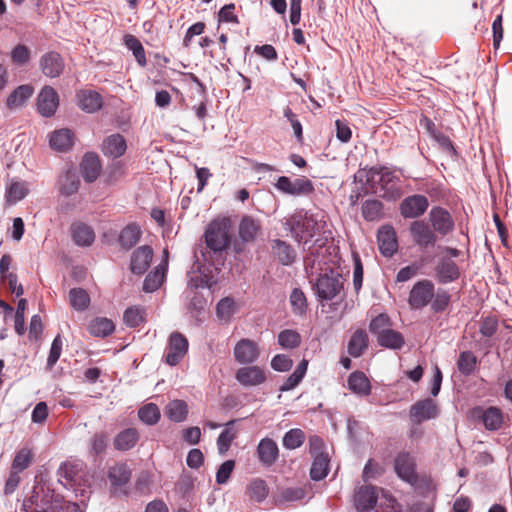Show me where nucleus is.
<instances>
[{"instance_id":"20","label":"nucleus","mask_w":512,"mask_h":512,"mask_svg":"<svg viewBox=\"0 0 512 512\" xmlns=\"http://www.w3.org/2000/svg\"><path fill=\"white\" fill-rule=\"evenodd\" d=\"M377 239L380 252L383 256H393L398 248L397 236L394 228L388 225L381 227L378 231Z\"/></svg>"},{"instance_id":"15","label":"nucleus","mask_w":512,"mask_h":512,"mask_svg":"<svg viewBox=\"0 0 512 512\" xmlns=\"http://www.w3.org/2000/svg\"><path fill=\"white\" fill-rule=\"evenodd\" d=\"M59 106V96L51 86H44L37 98V107L39 113L44 117L54 115Z\"/></svg>"},{"instance_id":"60","label":"nucleus","mask_w":512,"mask_h":512,"mask_svg":"<svg viewBox=\"0 0 512 512\" xmlns=\"http://www.w3.org/2000/svg\"><path fill=\"white\" fill-rule=\"evenodd\" d=\"M290 303L296 314H303L307 308L306 297L300 289H293L290 295Z\"/></svg>"},{"instance_id":"30","label":"nucleus","mask_w":512,"mask_h":512,"mask_svg":"<svg viewBox=\"0 0 512 512\" xmlns=\"http://www.w3.org/2000/svg\"><path fill=\"white\" fill-rule=\"evenodd\" d=\"M126 149V141L120 134L110 135L103 141L102 151L108 157L118 158L125 153Z\"/></svg>"},{"instance_id":"46","label":"nucleus","mask_w":512,"mask_h":512,"mask_svg":"<svg viewBox=\"0 0 512 512\" xmlns=\"http://www.w3.org/2000/svg\"><path fill=\"white\" fill-rule=\"evenodd\" d=\"M308 367V361L306 359H303L294 372L286 379V381L282 384L280 387V391L286 392L289 390L294 389L303 379V377L306 374Z\"/></svg>"},{"instance_id":"5","label":"nucleus","mask_w":512,"mask_h":512,"mask_svg":"<svg viewBox=\"0 0 512 512\" xmlns=\"http://www.w3.org/2000/svg\"><path fill=\"white\" fill-rule=\"evenodd\" d=\"M72 504L71 502H64L63 497L50 487L49 484L43 480L37 481L31 495L23 501L25 509L36 508V509H47L49 511L63 510L65 512V506Z\"/></svg>"},{"instance_id":"32","label":"nucleus","mask_w":512,"mask_h":512,"mask_svg":"<svg viewBox=\"0 0 512 512\" xmlns=\"http://www.w3.org/2000/svg\"><path fill=\"white\" fill-rule=\"evenodd\" d=\"M101 169L99 157L94 153H87L84 155L81 163V173L83 178L92 182L99 176Z\"/></svg>"},{"instance_id":"54","label":"nucleus","mask_w":512,"mask_h":512,"mask_svg":"<svg viewBox=\"0 0 512 512\" xmlns=\"http://www.w3.org/2000/svg\"><path fill=\"white\" fill-rule=\"evenodd\" d=\"M383 205L378 200H367L363 203L362 214L368 221H374L381 217Z\"/></svg>"},{"instance_id":"41","label":"nucleus","mask_w":512,"mask_h":512,"mask_svg":"<svg viewBox=\"0 0 512 512\" xmlns=\"http://www.w3.org/2000/svg\"><path fill=\"white\" fill-rule=\"evenodd\" d=\"M306 496V491L302 487H286L280 489L275 495L277 504L300 501Z\"/></svg>"},{"instance_id":"42","label":"nucleus","mask_w":512,"mask_h":512,"mask_svg":"<svg viewBox=\"0 0 512 512\" xmlns=\"http://www.w3.org/2000/svg\"><path fill=\"white\" fill-rule=\"evenodd\" d=\"M124 44L130 51H132L137 63L141 67H145L147 64L146 53L139 39L134 35L127 34L124 36Z\"/></svg>"},{"instance_id":"25","label":"nucleus","mask_w":512,"mask_h":512,"mask_svg":"<svg viewBox=\"0 0 512 512\" xmlns=\"http://www.w3.org/2000/svg\"><path fill=\"white\" fill-rule=\"evenodd\" d=\"M29 184L23 180L12 179L6 185L5 201L7 205H15L29 193Z\"/></svg>"},{"instance_id":"52","label":"nucleus","mask_w":512,"mask_h":512,"mask_svg":"<svg viewBox=\"0 0 512 512\" xmlns=\"http://www.w3.org/2000/svg\"><path fill=\"white\" fill-rule=\"evenodd\" d=\"M140 420L147 425H154L160 419V410L154 403H148L141 407L138 411Z\"/></svg>"},{"instance_id":"10","label":"nucleus","mask_w":512,"mask_h":512,"mask_svg":"<svg viewBox=\"0 0 512 512\" xmlns=\"http://www.w3.org/2000/svg\"><path fill=\"white\" fill-rule=\"evenodd\" d=\"M428 219L436 235L446 236L455 228L454 219L451 213L443 207H432L428 214Z\"/></svg>"},{"instance_id":"23","label":"nucleus","mask_w":512,"mask_h":512,"mask_svg":"<svg viewBox=\"0 0 512 512\" xmlns=\"http://www.w3.org/2000/svg\"><path fill=\"white\" fill-rule=\"evenodd\" d=\"M261 230L260 222L251 216H244L239 223V243L244 248L246 243L253 242Z\"/></svg>"},{"instance_id":"43","label":"nucleus","mask_w":512,"mask_h":512,"mask_svg":"<svg viewBox=\"0 0 512 512\" xmlns=\"http://www.w3.org/2000/svg\"><path fill=\"white\" fill-rule=\"evenodd\" d=\"M233 424L234 421L228 422L217 439V447L221 455H225L227 453L231 443L237 436V431L234 429Z\"/></svg>"},{"instance_id":"63","label":"nucleus","mask_w":512,"mask_h":512,"mask_svg":"<svg viewBox=\"0 0 512 512\" xmlns=\"http://www.w3.org/2000/svg\"><path fill=\"white\" fill-rule=\"evenodd\" d=\"M206 24L204 22H196L191 25L183 38V46L188 48L195 36H200L204 33Z\"/></svg>"},{"instance_id":"21","label":"nucleus","mask_w":512,"mask_h":512,"mask_svg":"<svg viewBox=\"0 0 512 512\" xmlns=\"http://www.w3.org/2000/svg\"><path fill=\"white\" fill-rule=\"evenodd\" d=\"M377 493L372 486H362L354 494V506L358 512H367L377 503Z\"/></svg>"},{"instance_id":"13","label":"nucleus","mask_w":512,"mask_h":512,"mask_svg":"<svg viewBox=\"0 0 512 512\" xmlns=\"http://www.w3.org/2000/svg\"><path fill=\"white\" fill-rule=\"evenodd\" d=\"M429 207L428 198L414 194L404 198L400 204V213L404 218L415 219L422 216Z\"/></svg>"},{"instance_id":"51","label":"nucleus","mask_w":512,"mask_h":512,"mask_svg":"<svg viewBox=\"0 0 512 512\" xmlns=\"http://www.w3.org/2000/svg\"><path fill=\"white\" fill-rule=\"evenodd\" d=\"M69 300L71 306L78 311L86 310L90 304V297L82 288L71 289L69 292Z\"/></svg>"},{"instance_id":"56","label":"nucleus","mask_w":512,"mask_h":512,"mask_svg":"<svg viewBox=\"0 0 512 512\" xmlns=\"http://www.w3.org/2000/svg\"><path fill=\"white\" fill-rule=\"evenodd\" d=\"M10 56L14 65L23 66L30 61L31 50L23 44H18L12 49Z\"/></svg>"},{"instance_id":"37","label":"nucleus","mask_w":512,"mask_h":512,"mask_svg":"<svg viewBox=\"0 0 512 512\" xmlns=\"http://www.w3.org/2000/svg\"><path fill=\"white\" fill-rule=\"evenodd\" d=\"M246 492L251 500L263 502L269 494V487L264 479L254 478L247 485Z\"/></svg>"},{"instance_id":"47","label":"nucleus","mask_w":512,"mask_h":512,"mask_svg":"<svg viewBox=\"0 0 512 512\" xmlns=\"http://www.w3.org/2000/svg\"><path fill=\"white\" fill-rule=\"evenodd\" d=\"M312 457L314 460L310 469V476L313 480H322L328 474L329 457L327 454Z\"/></svg>"},{"instance_id":"27","label":"nucleus","mask_w":512,"mask_h":512,"mask_svg":"<svg viewBox=\"0 0 512 512\" xmlns=\"http://www.w3.org/2000/svg\"><path fill=\"white\" fill-rule=\"evenodd\" d=\"M168 267V258H161V261L155 267V270L150 272L143 284V289L146 292H153L157 290L163 283Z\"/></svg>"},{"instance_id":"11","label":"nucleus","mask_w":512,"mask_h":512,"mask_svg":"<svg viewBox=\"0 0 512 512\" xmlns=\"http://www.w3.org/2000/svg\"><path fill=\"white\" fill-rule=\"evenodd\" d=\"M434 296V284L427 279L420 280L412 287L408 303L413 309H422L427 306Z\"/></svg>"},{"instance_id":"6","label":"nucleus","mask_w":512,"mask_h":512,"mask_svg":"<svg viewBox=\"0 0 512 512\" xmlns=\"http://www.w3.org/2000/svg\"><path fill=\"white\" fill-rule=\"evenodd\" d=\"M58 481L76 496L85 497L90 492L89 476L82 463L65 462L57 471Z\"/></svg>"},{"instance_id":"24","label":"nucleus","mask_w":512,"mask_h":512,"mask_svg":"<svg viewBox=\"0 0 512 512\" xmlns=\"http://www.w3.org/2000/svg\"><path fill=\"white\" fill-rule=\"evenodd\" d=\"M257 456L263 465H273L279 456V449L276 442L268 437L263 438L257 446Z\"/></svg>"},{"instance_id":"45","label":"nucleus","mask_w":512,"mask_h":512,"mask_svg":"<svg viewBox=\"0 0 512 512\" xmlns=\"http://www.w3.org/2000/svg\"><path fill=\"white\" fill-rule=\"evenodd\" d=\"M115 329L113 322L107 318H96L89 324L90 334L96 337H106Z\"/></svg>"},{"instance_id":"9","label":"nucleus","mask_w":512,"mask_h":512,"mask_svg":"<svg viewBox=\"0 0 512 512\" xmlns=\"http://www.w3.org/2000/svg\"><path fill=\"white\" fill-rule=\"evenodd\" d=\"M188 347L187 338L179 332H173L166 346L165 362L170 366L177 365L187 354Z\"/></svg>"},{"instance_id":"2","label":"nucleus","mask_w":512,"mask_h":512,"mask_svg":"<svg viewBox=\"0 0 512 512\" xmlns=\"http://www.w3.org/2000/svg\"><path fill=\"white\" fill-rule=\"evenodd\" d=\"M291 233L299 243H308L317 236L327 232L326 216L323 212H296L289 220Z\"/></svg>"},{"instance_id":"34","label":"nucleus","mask_w":512,"mask_h":512,"mask_svg":"<svg viewBox=\"0 0 512 512\" xmlns=\"http://www.w3.org/2000/svg\"><path fill=\"white\" fill-rule=\"evenodd\" d=\"M348 388L357 395L367 396L371 392V384L367 376L361 371L350 374L347 380Z\"/></svg>"},{"instance_id":"36","label":"nucleus","mask_w":512,"mask_h":512,"mask_svg":"<svg viewBox=\"0 0 512 512\" xmlns=\"http://www.w3.org/2000/svg\"><path fill=\"white\" fill-rule=\"evenodd\" d=\"M139 439L136 429L127 428L121 431L114 439V447L120 451H127L133 448Z\"/></svg>"},{"instance_id":"17","label":"nucleus","mask_w":512,"mask_h":512,"mask_svg":"<svg viewBox=\"0 0 512 512\" xmlns=\"http://www.w3.org/2000/svg\"><path fill=\"white\" fill-rule=\"evenodd\" d=\"M235 360L240 364H251L259 357V349L256 342L250 339L240 340L234 347Z\"/></svg>"},{"instance_id":"12","label":"nucleus","mask_w":512,"mask_h":512,"mask_svg":"<svg viewBox=\"0 0 512 512\" xmlns=\"http://www.w3.org/2000/svg\"><path fill=\"white\" fill-rule=\"evenodd\" d=\"M409 233L413 242L420 247H433L437 242L433 228L423 220L413 221L409 226Z\"/></svg>"},{"instance_id":"7","label":"nucleus","mask_w":512,"mask_h":512,"mask_svg":"<svg viewBox=\"0 0 512 512\" xmlns=\"http://www.w3.org/2000/svg\"><path fill=\"white\" fill-rule=\"evenodd\" d=\"M314 289L321 301L335 299L343 300L344 280L340 272L333 268H326L318 277Z\"/></svg>"},{"instance_id":"49","label":"nucleus","mask_w":512,"mask_h":512,"mask_svg":"<svg viewBox=\"0 0 512 512\" xmlns=\"http://www.w3.org/2000/svg\"><path fill=\"white\" fill-rule=\"evenodd\" d=\"M306 439L305 433L299 428L287 431L283 437L282 444L288 450H294L302 446Z\"/></svg>"},{"instance_id":"40","label":"nucleus","mask_w":512,"mask_h":512,"mask_svg":"<svg viewBox=\"0 0 512 512\" xmlns=\"http://www.w3.org/2000/svg\"><path fill=\"white\" fill-rule=\"evenodd\" d=\"M377 341L380 346L390 349H400L404 345V338L401 333L393 329L381 331L380 335L377 337Z\"/></svg>"},{"instance_id":"1","label":"nucleus","mask_w":512,"mask_h":512,"mask_svg":"<svg viewBox=\"0 0 512 512\" xmlns=\"http://www.w3.org/2000/svg\"><path fill=\"white\" fill-rule=\"evenodd\" d=\"M206 247L214 253L243 252L242 244L233 237L232 222L229 217L218 216L211 220L203 235Z\"/></svg>"},{"instance_id":"58","label":"nucleus","mask_w":512,"mask_h":512,"mask_svg":"<svg viewBox=\"0 0 512 512\" xmlns=\"http://www.w3.org/2000/svg\"><path fill=\"white\" fill-rule=\"evenodd\" d=\"M144 310L140 307H130L124 312V322L130 327L139 326L144 320Z\"/></svg>"},{"instance_id":"29","label":"nucleus","mask_w":512,"mask_h":512,"mask_svg":"<svg viewBox=\"0 0 512 512\" xmlns=\"http://www.w3.org/2000/svg\"><path fill=\"white\" fill-rule=\"evenodd\" d=\"M79 107L87 112L93 113L102 107L101 95L93 90L84 89L77 93Z\"/></svg>"},{"instance_id":"8","label":"nucleus","mask_w":512,"mask_h":512,"mask_svg":"<svg viewBox=\"0 0 512 512\" xmlns=\"http://www.w3.org/2000/svg\"><path fill=\"white\" fill-rule=\"evenodd\" d=\"M274 186L279 192L294 197L308 196L314 192L312 181L305 176L295 179L280 176Z\"/></svg>"},{"instance_id":"19","label":"nucleus","mask_w":512,"mask_h":512,"mask_svg":"<svg viewBox=\"0 0 512 512\" xmlns=\"http://www.w3.org/2000/svg\"><path fill=\"white\" fill-rule=\"evenodd\" d=\"M64 67L63 58L57 52H47L40 58V68L43 74L47 77H59L62 74Z\"/></svg>"},{"instance_id":"59","label":"nucleus","mask_w":512,"mask_h":512,"mask_svg":"<svg viewBox=\"0 0 512 512\" xmlns=\"http://www.w3.org/2000/svg\"><path fill=\"white\" fill-rule=\"evenodd\" d=\"M450 294L444 289L434 291L431 307L435 312L444 311L450 303Z\"/></svg>"},{"instance_id":"55","label":"nucleus","mask_w":512,"mask_h":512,"mask_svg":"<svg viewBox=\"0 0 512 512\" xmlns=\"http://www.w3.org/2000/svg\"><path fill=\"white\" fill-rule=\"evenodd\" d=\"M216 312L220 320L228 322L236 312L234 300L230 297L221 299L217 304Z\"/></svg>"},{"instance_id":"57","label":"nucleus","mask_w":512,"mask_h":512,"mask_svg":"<svg viewBox=\"0 0 512 512\" xmlns=\"http://www.w3.org/2000/svg\"><path fill=\"white\" fill-rule=\"evenodd\" d=\"M458 369L464 375H469L473 372L476 366V357L469 351H464L460 354L458 359Z\"/></svg>"},{"instance_id":"53","label":"nucleus","mask_w":512,"mask_h":512,"mask_svg":"<svg viewBox=\"0 0 512 512\" xmlns=\"http://www.w3.org/2000/svg\"><path fill=\"white\" fill-rule=\"evenodd\" d=\"M278 343L284 349H293L300 345V334L292 329H285L278 335Z\"/></svg>"},{"instance_id":"28","label":"nucleus","mask_w":512,"mask_h":512,"mask_svg":"<svg viewBox=\"0 0 512 512\" xmlns=\"http://www.w3.org/2000/svg\"><path fill=\"white\" fill-rule=\"evenodd\" d=\"M395 470L398 476L406 482L412 483L416 480L414 460L407 453H401L397 456Z\"/></svg>"},{"instance_id":"4","label":"nucleus","mask_w":512,"mask_h":512,"mask_svg":"<svg viewBox=\"0 0 512 512\" xmlns=\"http://www.w3.org/2000/svg\"><path fill=\"white\" fill-rule=\"evenodd\" d=\"M223 264V258H195L187 273L188 286L198 288L216 284Z\"/></svg>"},{"instance_id":"62","label":"nucleus","mask_w":512,"mask_h":512,"mask_svg":"<svg viewBox=\"0 0 512 512\" xmlns=\"http://www.w3.org/2000/svg\"><path fill=\"white\" fill-rule=\"evenodd\" d=\"M235 467L234 460L223 462L217 470L216 482L220 485L227 483Z\"/></svg>"},{"instance_id":"50","label":"nucleus","mask_w":512,"mask_h":512,"mask_svg":"<svg viewBox=\"0 0 512 512\" xmlns=\"http://www.w3.org/2000/svg\"><path fill=\"white\" fill-rule=\"evenodd\" d=\"M60 191L63 195L70 196L78 191L79 178L75 172H66L59 181Z\"/></svg>"},{"instance_id":"22","label":"nucleus","mask_w":512,"mask_h":512,"mask_svg":"<svg viewBox=\"0 0 512 512\" xmlns=\"http://www.w3.org/2000/svg\"><path fill=\"white\" fill-rule=\"evenodd\" d=\"M75 141L74 133L67 128L53 131L49 136L50 147L58 152H66L72 148Z\"/></svg>"},{"instance_id":"31","label":"nucleus","mask_w":512,"mask_h":512,"mask_svg":"<svg viewBox=\"0 0 512 512\" xmlns=\"http://www.w3.org/2000/svg\"><path fill=\"white\" fill-rule=\"evenodd\" d=\"M141 235L140 226L136 223H130L120 231L118 242L123 249L129 250L139 242Z\"/></svg>"},{"instance_id":"44","label":"nucleus","mask_w":512,"mask_h":512,"mask_svg":"<svg viewBox=\"0 0 512 512\" xmlns=\"http://www.w3.org/2000/svg\"><path fill=\"white\" fill-rule=\"evenodd\" d=\"M482 421L488 430H498L503 424V413L497 407H489L482 414Z\"/></svg>"},{"instance_id":"64","label":"nucleus","mask_w":512,"mask_h":512,"mask_svg":"<svg viewBox=\"0 0 512 512\" xmlns=\"http://www.w3.org/2000/svg\"><path fill=\"white\" fill-rule=\"evenodd\" d=\"M293 361L284 354H278L271 360V367L279 372H285L291 369Z\"/></svg>"},{"instance_id":"48","label":"nucleus","mask_w":512,"mask_h":512,"mask_svg":"<svg viewBox=\"0 0 512 512\" xmlns=\"http://www.w3.org/2000/svg\"><path fill=\"white\" fill-rule=\"evenodd\" d=\"M33 456H34L33 451L30 448H28V447L21 448L16 453V455L12 461L11 469L22 473L25 469H27L31 465Z\"/></svg>"},{"instance_id":"26","label":"nucleus","mask_w":512,"mask_h":512,"mask_svg":"<svg viewBox=\"0 0 512 512\" xmlns=\"http://www.w3.org/2000/svg\"><path fill=\"white\" fill-rule=\"evenodd\" d=\"M33 93L34 89L30 84H23L16 87L6 99L7 108L9 110H16L24 107Z\"/></svg>"},{"instance_id":"14","label":"nucleus","mask_w":512,"mask_h":512,"mask_svg":"<svg viewBox=\"0 0 512 512\" xmlns=\"http://www.w3.org/2000/svg\"><path fill=\"white\" fill-rule=\"evenodd\" d=\"M439 414V407L436 402L430 398L417 401L411 406L410 417L413 422L421 423L434 419Z\"/></svg>"},{"instance_id":"16","label":"nucleus","mask_w":512,"mask_h":512,"mask_svg":"<svg viewBox=\"0 0 512 512\" xmlns=\"http://www.w3.org/2000/svg\"><path fill=\"white\" fill-rule=\"evenodd\" d=\"M235 378L242 386L252 387L263 384L266 374L259 366H245L237 370Z\"/></svg>"},{"instance_id":"3","label":"nucleus","mask_w":512,"mask_h":512,"mask_svg":"<svg viewBox=\"0 0 512 512\" xmlns=\"http://www.w3.org/2000/svg\"><path fill=\"white\" fill-rule=\"evenodd\" d=\"M367 182L375 194L388 201H396L402 194L399 177L386 167L370 168Z\"/></svg>"},{"instance_id":"39","label":"nucleus","mask_w":512,"mask_h":512,"mask_svg":"<svg viewBox=\"0 0 512 512\" xmlns=\"http://www.w3.org/2000/svg\"><path fill=\"white\" fill-rule=\"evenodd\" d=\"M368 347V337L364 330H357L348 343V353L352 357H360Z\"/></svg>"},{"instance_id":"18","label":"nucleus","mask_w":512,"mask_h":512,"mask_svg":"<svg viewBox=\"0 0 512 512\" xmlns=\"http://www.w3.org/2000/svg\"><path fill=\"white\" fill-rule=\"evenodd\" d=\"M434 271L436 279L442 284L453 282L460 276V269L452 258H440Z\"/></svg>"},{"instance_id":"38","label":"nucleus","mask_w":512,"mask_h":512,"mask_svg":"<svg viewBox=\"0 0 512 512\" xmlns=\"http://www.w3.org/2000/svg\"><path fill=\"white\" fill-rule=\"evenodd\" d=\"M131 477V470L125 463H119L112 466L108 472V478L115 487L126 485Z\"/></svg>"},{"instance_id":"35","label":"nucleus","mask_w":512,"mask_h":512,"mask_svg":"<svg viewBox=\"0 0 512 512\" xmlns=\"http://www.w3.org/2000/svg\"><path fill=\"white\" fill-rule=\"evenodd\" d=\"M164 413L173 422H183L188 415V405L184 400L175 399L166 405Z\"/></svg>"},{"instance_id":"33","label":"nucleus","mask_w":512,"mask_h":512,"mask_svg":"<svg viewBox=\"0 0 512 512\" xmlns=\"http://www.w3.org/2000/svg\"><path fill=\"white\" fill-rule=\"evenodd\" d=\"M72 238L79 246H90L95 240L93 229L82 222L74 223L71 227Z\"/></svg>"},{"instance_id":"61","label":"nucleus","mask_w":512,"mask_h":512,"mask_svg":"<svg viewBox=\"0 0 512 512\" xmlns=\"http://www.w3.org/2000/svg\"><path fill=\"white\" fill-rule=\"evenodd\" d=\"M63 341L60 335H57L51 345L50 352L47 358V368L52 369L60 358L62 352Z\"/></svg>"}]
</instances>
